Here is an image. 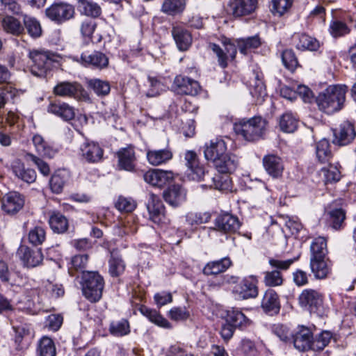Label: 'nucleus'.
<instances>
[{
  "label": "nucleus",
  "mask_w": 356,
  "mask_h": 356,
  "mask_svg": "<svg viewBox=\"0 0 356 356\" xmlns=\"http://www.w3.org/2000/svg\"><path fill=\"white\" fill-rule=\"evenodd\" d=\"M298 302L310 313L320 314L323 305V295L318 290L306 289L299 295Z\"/></svg>",
  "instance_id": "nucleus-8"
},
{
  "label": "nucleus",
  "mask_w": 356,
  "mask_h": 356,
  "mask_svg": "<svg viewBox=\"0 0 356 356\" xmlns=\"http://www.w3.org/2000/svg\"><path fill=\"white\" fill-rule=\"evenodd\" d=\"M136 207V204L132 199L124 197H120L115 203L116 209L122 212H131Z\"/></svg>",
  "instance_id": "nucleus-64"
},
{
  "label": "nucleus",
  "mask_w": 356,
  "mask_h": 356,
  "mask_svg": "<svg viewBox=\"0 0 356 356\" xmlns=\"http://www.w3.org/2000/svg\"><path fill=\"white\" fill-rule=\"evenodd\" d=\"M24 24L28 33L33 38H38L42 35V27L40 22L34 17L24 15Z\"/></svg>",
  "instance_id": "nucleus-54"
},
{
  "label": "nucleus",
  "mask_w": 356,
  "mask_h": 356,
  "mask_svg": "<svg viewBox=\"0 0 356 356\" xmlns=\"http://www.w3.org/2000/svg\"><path fill=\"white\" fill-rule=\"evenodd\" d=\"M109 273L112 277H119L125 270L126 265L121 257L111 254L108 261Z\"/></svg>",
  "instance_id": "nucleus-51"
},
{
  "label": "nucleus",
  "mask_w": 356,
  "mask_h": 356,
  "mask_svg": "<svg viewBox=\"0 0 356 356\" xmlns=\"http://www.w3.org/2000/svg\"><path fill=\"white\" fill-rule=\"evenodd\" d=\"M204 154L207 160L213 163L216 161L222 155L227 152V145L225 140L220 138H216L210 140L209 143L204 145Z\"/></svg>",
  "instance_id": "nucleus-22"
},
{
  "label": "nucleus",
  "mask_w": 356,
  "mask_h": 356,
  "mask_svg": "<svg viewBox=\"0 0 356 356\" xmlns=\"http://www.w3.org/2000/svg\"><path fill=\"white\" fill-rule=\"evenodd\" d=\"M222 44L225 49L215 43H211L209 47L216 54L219 65L222 68H225L228 65L229 58L234 59L235 58L237 49L235 44L229 39L225 38L222 40Z\"/></svg>",
  "instance_id": "nucleus-15"
},
{
  "label": "nucleus",
  "mask_w": 356,
  "mask_h": 356,
  "mask_svg": "<svg viewBox=\"0 0 356 356\" xmlns=\"http://www.w3.org/2000/svg\"><path fill=\"white\" fill-rule=\"evenodd\" d=\"M33 143L37 152L41 156L53 158L57 153V149L53 147L40 134H35L32 138Z\"/></svg>",
  "instance_id": "nucleus-41"
},
{
  "label": "nucleus",
  "mask_w": 356,
  "mask_h": 356,
  "mask_svg": "<svg viewBox=\"0 0 356 356\" xmlns=\"http://www.w3.org/2000/svg\"><path fill=\"white\" fill-rule=\"evenodd\" d=\"M239 160L236 155L225 153L213 163L216 169L221 174H231L238 168Z\"/></svg>",
  "instance_id": "nucleus-27"
},
{
  "label": "nucleus",
  "mask_w": 356,
  "mask_h": 356,
  "mask_svg": "<svg viewBox=\"0 0 356 356\" xmlns=\"http://www.w3.org/2000/svg\"><path fill=\"white\" fill-rule=\"evenodd\" d=\"M88 86L98 97L107 96L111 91V85L108 81L99 79H92L88 81Z\"/></svg>",
  "instance_id": "nucleus-48"
},
{
  "label": "nucleus",
  "mask_w": 356,
  "mask_h": 356,
  "mask_svg": "<svg viewBox=\"0 0 356 356\" xmlns=\"http://www.w3.org/2000/svg\"><path fill=\"white\" fill-rule=\"evenodd\" d=\"M313 334L307 327H299L298 330L292 334L291 339L294 347L300 351L310 350Z\"/></svg>",
  "instance_id": "nucleus-25"
},
{
  "label": "nucleus",
  "mask_w": 356,
  "mask_h": 356,
  "mask_svg": "<svg viewBox=\"0 0 356 356\" xmlns=\"http://www.w3.org/2000/svg\"><path fill=\"white\" fill-rule=\"evenodd\" d=\"M333 143L339 146H344L351 143L356 136L353 124L344 121L339 127L333 130Z\"/></svg>",
  "instance_id": "nucleus-18"
},
{
  "label": "nucleus",
  "mask_w": 356,
  "mask_h": 356,
  "mask_svg": "<svg viewBox=\"0 0 356 356\" xmlns=\"http://www.w3.org/2000/svg\"><path fill=\"white\" fill-rule=\"evenodd\" d=\"M53 93L63 98H73L78 101L89 100L87 91L77 81H59L54 87Z\"/></svg>",
  "instance_id": "nucleus-6"
},
{
  "label": "nucleus",
  "mask_w": 356,
  "mask_h": 356,
  "mask_svg": "<svg viewBox=\"0 0 356 356\" xmlns=\"http://www.w3.org/2000/svg\"><path fill=\"white\" fill-rule=\"evenodd\" d=\"M214 225L216 229L226 234L235 233L241 227L238 217L228 212L219 214L215 219Z\"/></svg>",
  "instance_id": "nucleus-19"
},
{
  "label": "nucleus",
  "mask_w": 356,
  "mask_h": 356,
  "mask_svg": "<svg viewBox=\"0 0 356 356\" xmlns=\"http://www.w3.org/2000/svg\"><path fill=\"white\" fill-rule=\"evenodd\" d=\"M172 88L179 95L195 96L197 95L202 88L199 82L186 76L177 75L175 76Z\"/></svg>",
  "instance_id": "nucleus-11"
},
{
  "label": "nucleus",
  "mask_w": 356,
  "mask_h": 356,
  "mask_svg": "<svg viewBox=\"0 0 356 356\" xmlns=\"http://www.w3.org/2000/svg\"><path fill=\"white\" fill-rule=\"evenodd\" d=\"M257 4L258 0H229L227 11L236 18L248 16L256 10Z\"/></svg>",
  "instance_id": "nucleus-14"
},
{
  "label": "nucleus",
  "mask_w": 356,
  "mask_h": 356,
  "mask_svg": "<svg viewBox=\"0 0 356 356\" xmlns=\"http://www.w3.org/2000/svg\"><path fill=\"white\" fill-rule=\"evenodd\" d=\"M77 10L81 15L97 18L102 15L100 6L92 0H77Z\"/></svg>",
  "instance_id": "nucleus-37"
},
{
  "label": "nucleus",
  "mask_w": 356,
  "mask_h": 356,
  "mask_svg": "<svg viewBox=\"0 0 356 356\" xmlns=\"http://www.w3.org/2000/svg\"><path fill=\"white\" fill-rule=\"evenodd\" d=\"M118 157V166L120 169L127 171H133L135 168L136 156L134 148L129 146L120 149L117 153Z\"/></svg>",
  "instance_id": "nucleus-33"
},
{
  "label": "nucleus",
  "mask_w": 356,
  "mask_h": 356,
  "mask_svg": "<svg viewBox=\"0 0 356 356\" xmlns=\"http://www.w3.org/2000/svg\"><path fill=\"white\" fill-rule=\"evenodd\" d=\"M29 242L34 246L42 245L46 240V230L41 225H36L29 231Z\"/></svg>",
  "instance_id": "nucleus-52"
},
{
  "label": "nucleus",
  "mask_w": 356,
  "mask_h": 356,
  "mask_svg": "<svg viewBox=\"0 0 356 356\" xmlns=\"http://www.w3.org/2000/svg\"><path fill=\"white\" fill-rule=\"evenodd\" d=\"M164 200L170 206L177 207L186 200V191L179 184L169 186L163 193Z\"/></svg>",
  "instance_id": "nucleus-23"
},
{
  "label": "nucleus",
  "mask_w": 356,
  "mask_h": 356,
  "mask_svg": "<svg viewBox=\"0 0 356 356\" xmlns=\"http://www.w3.org/2000/svg\"><path fill=\"white\" fill-rule=\"evenodd\" d=\"M36 353L38 356H56L54 341L48 337H42L38 341Z\"/></svg>",
  "instance_id": "nucleus-46"
},
{
  "label": "nucleus",
  "mask_w": 356,
  "mask_h": 356,
  "mask_svg": "<svg viewBox=\"0 0 356 356\" xmlns=\"http://www.w3.org/2000/svg\"><path fill=\"white\" fill-rule=\"evenodd\" d=\"M268 122L261 116H254L248 120L243 119L235 123L236 134L248 142H255L264 138L267 130Z\"/></svg>",
  "instance_id": "nucleus-2"
},
{
  "label": "nucleus",
  "mask_w": 356,
  "mask_h": 356,
  "mask_svg": "<svg viewBox=\"0 0 356 356\" xmlns=\"http://www.w3.org/2000/svg\"><path fill=\"white\" fill-rule=\"evenodd\" d=\"M84 296L91 302H98L102 296L104 280L97 271H87L82 275Z\"/></svg>",
  "instance_id": "nucleus-4"
},
{
  "label": "nucleus",
  "mask_w": 356,
  "mask_h": 356,
  "mask_svg": "<svg viewBox=\"0 0 356 356\" xmlns=\"http://www.w3.org/2000/svg\"><path fill=\"white\" fill-rule=\"evenodd\" d=\"M261 307L270 316L277 314L280 310V301L278 294L273 289H268L263 296Z\"/></svg>",
  "instance_id": "nucleus-26"
},
{
  "label": "nucleus",
  "mask_w": 356,
  "mask_h": 356,
  "mask_svg": "<svg viewBox=\"0 0 356 356\" xmlns=\"http://www.w3.org/2000/svg\"><path fill=\"white\" fill-rule=\"evenodd\" d=\"M262 162L265 170L273 178L282 176L284 165L280 157L275 154H268L264 156Z\"/></svg>",
  "instance_id": "nucleus-29"
},
{
  "label": "nucleus",
  "mask_w": 356,
  "mask_h": 356,
  "mask_svg": "<svg viewBox=\"0 0 356 356\" xmlns=\"http://www.w3.org/2000/svg\"><path fill=\"white\" fill-rule=\"evenodd\" d=\"M109 332L115 337H123L128 334L130 332L129 321L126 319H121L118 321L111 322Z\"/></svg>",
  "instance_id": "nucleus-58"
},
{
  "label": "nucleus",
  "mask_w": 356,
  "mask_h": 356,
  "mask_svg": "<svg viewBox=\"0 0 356 356\" xmlns=\"http://www.w3.org/2000/svg\"><path fill=\"white\" fill-rule=\"evenodd\" d=\"M232 261L229 257H225L218 260L208 262L202 270L205 275H216L226 271L231 266Z\"/></svg>",
  "instance_id": "nucleus-36"
},
{
  "label": "nucleus",
  "mask_w": 356,
  "mask_h": 356,
  "mask_svg": "<svg viewBox=\"0 0 356 356\" xmlns=\"http://www.w3.org/2000/svg\"><path fill=\"white\" fill-rule=\"evenodd\" d=\"M261 44V40L259 35L242 39L238 42V49L243 54H246L249 50L258 48Z\"/></svg>",
  "instance_id": "nucleus-57"
},
{
  "label": "nucleus",
  "mask_w": 356,
  "mask_h": 356,
  "mask_svg": "<svg viewBox=\"0 0 356 356\" xmlns=\"http://www.w3.org/2000/svg\"><path fill=\"white\" fill-rule=\"evenodd\" d=\"M1 204L4 213L9 216H15L23 209L25 197L19 192L10 191L2 197Z\"/></svg>",
  "instance_id": "nucleus-12"
},
{
  "label": "nucleus",
  "mask_w": 356,
  "mask_h": 356,
  "mask_svg": "<svg viewBox=\"0 0 356 356\" xmlns=\"http://www.w3.org/2000/svg\"><path fill=\"white\" fill-rule=\"evenodd\" d=\"M140 312L147 317L154 324L165 329H172L171 323L164 318L159 312L142 305L139 309Z\"/></svg>",
  "instance_id": "nucleus-40"
},
{
  "label": "nucleus",
  "mask_w": 356,
  "mask_h": 356,
  "mask_svg": "<svg viewBox=\"0 0 356 356\" xmlns=\"http://www.w3.org/2000/svg\"><path fill=\"white\" fill-rule=\"evenodd\" d=\"M185 8V0H165L161 10L168 15H176L181 13Z\"/></svg>",
  "instance_id": "nucleus-50"
},
{
  "label": "nucleus",
  "mask_w": 356,
  "mask_h": 356,
  "mask_svg": "<svg viewBox=\"0 0 356 356\" xmlns=\"http://www.w3.org/2000/svg\"><path fill=\"white\" fill-rule=\"evenodd\" d=\"M78 61L86 67L102 70L108 67V57L99 51H94L91 54L82 53Z\"/></svg>",
  "instance_id": "nucleus-17"
},
{
  "label": "nucleus",
  "mask_w": 356,
  "mask_h": 356,
  "mask_svg": "<svg viewBox=\"0 0 356 356\" xmlns=\"http://www.w3.org/2000/svg\"><path fill=\"white\" fill-rule=\"evenodd\" d=\"M146 156L149 164L157 166L170 161L173 154L170 148L166 147L161 149H148Z\"/></svg>",
  "instance_id": "nucleus-34"
},
{
  "label": "nucleus",
  "mask_w": 356,
  "mask_h": 356,
  "mask_svg": "<svg viewBox=\"0 0 356 356\" xmlns=\"http://www.w3.org/2000/svg\"><path fill=\"white\" fill-rule=\"evenodd\" d=\"M282 60L286 68L293 71L298 65V59L292 49H285L282 53Z\"/></svg>",
  "instance_id": "nucleus-61"
},
{
  "label": "nucleus",
  "mask_w": 356,
  "mask_h": 356,
  "mask_svg": "<svg viewBox=\"0 0 356 356\" xmlns=\"http://www.w3.org/2000/svg\"><path fill=\"white\" fill-rule=\"evenodd\" d=\"M18 254L24 266L28 268L35 267L43 260V254L40 249L33 250L27 246H22L18 250Z\"/></svg>",
  "instance_id": "nucleus-28"
},
{
  "label": "nucleus",
  "mask_w": 356,
  "mask_h": 356,
  "mask_svg": "<svg viewBox=\"0 0 356 356\" xmlns=\"http://www.w3.org/2000/svg\"><path fill=\"white\" fill-rule=\"evenodd\" d=\"M316 154L318 161L321 163H330L332 158V153L330 150V144L327 140H321L316 144Z\"/></svg>",
  "instance_id": "nucleus-47"
},
{
  "label": "nucleus",
  "mask_w": 356,
  "mask_h": 356,
  "mask_svg": "<svg viewBox=\"0 0 356 356\" xmlns=\"http://www.w3.org/2000/svg\"><path fill=\"white\" fill-rule=\"evenodd\" d=\"M67 181L66 175L64 172L56 171L51 177L49 186L51 191L54 193H60Z\"/></svg>",
  "instance_id": "nucleus-56"
},
{
  "label": "nucleus",
  "mask_w": 356,
  "mask_h": 356,
  "mask_svg": "<svg viewBox=\"0 0 356 356\" xmlns=\"http://www.w3.org/2000/svg\"><path fill=\"white\" fill-rule=\"evenodd\" d=\"M13 174L20 180L31 184L35 182L37 175L33 169L26 168L19 159L15 160L11 165Z\"/></svg>",
  "instance_id": "nucleus-32"
},
{
  "label": "nucleus",
  "mask_w": 356,
  "mask_h": 356,
  "mask_svg": "<svg viewBox=\"0 0 356 356\" xmlns=\"http://www.w3.org/2000/svg\"><path fill=\"white\" fill-rule=\"evenodd\" d=\"M47 111L65 121H70L74 118L75 112L74 107L68 104L61 102H52L47 107Z\"/></svg>",
  "instance_id": "nucleus-30"
},
{
  "label": "nucleus",
  "mask_w": 356,
  "mask_h": 356,
  "mask_svg": "<svg viewBox=\"0 0 356 356\" xmlns=\"http://www.w3.org/2000/svg\"><path fill=\"white\" fill-rule=\"evenodd\" d=\"M292 41L295 47L301 51H316L320 47V43L316 38L305 33H294Z\"/></svg>",
  "instance_id": "nucleus-31"
},
{
  "label": "nucleus",
  "mask_w": 356,
  "mask_h": 356,
  "mask_svg": "<svg viewBox=\"0 0 356 356\" xmlns=\"http://www.w3.org/2000/svg\"><path fill=\"white\" fill-rule=\"evenodd\" d=\"M49 224L54 233H65L69 227L67 218L60 212L54 211L49 216Z\"/></svg>",
  "instance_id": "nucleus-43"
},
{
  "label": "nucleus",
  "mask_w": 356,
  "mask_h": 356,
  "mask_svg": "<svg viewBox=\"0 0 356 356\" xmlns=\"http://www.w3.org/2000/svg\"><path fill=\"white\" fill-rule=\"evenodd\" d=\"M233 293L243 300L256 298L259 293L257 280L253 275L243 278L234 286Z\"/></svg>",
  "instance_id": "nucleus-13"
},
{
  "label": "nucleus",
  "mask_w": 356,
  "mask_h": 356,
  "mask_svg": "<svg viewBox=\"0 0 356 356\" xmlns=\"http://www.w3.org/2000/svg\"><path fill=\"white\" fill-rule=\"evenodd\" d=\"M147 208L149 215V219L157 225L165 222V207L160 197L153 193H150Z\"/></svg>",
  "instance_id": "nucleus-20"
},
{
  "label": "nucleus",
  "mask_w": 356,
  "mask_h": 356,
  "mask_svg": "<svg viewBox=\"0 0 356 356\" xmlns=\"http://www.w3.org/2000/svg\"><path fill=\"white\" fill-rule=\"evenodd\" d=\"M348 87L346 85L330 86L316 99L320 110L332 114L341 110L346 100Z\"/></svg>",
  "instance_id": "nucleus-1"
},
{
  "label": "nucleus",
  "mask_w": 356,
  "mask_h": 356,
  "mask_svg": "<svg viewBox=\"0 0 356 356\" xmlns=\"http://www.w3.org/2000/svg\"><path fill=\"white\" fill-rule=\"evenodd\" d=\"M280 127L284 132L293 133L298 127V120L291 113H285L280 119Z\"/></svg>",
  "instance_id": "nucleus-53"
},
{
  "label": "nucleus",
  "mask_w": 356,
  "mask_h": 356,
  "mask_svg": "<svg viewBox=\"0 0 356 356\" xmlns=\"http://www.w3.org/2000/svg\"><path fill=\"white\" fill-rule=\"evenodd\" d=\"M343 202L341 199L334 201L327 211V224L336 231L343 229L346 225V211L342 208Z\"/></svg>",
  "instance_id": "nucleus-10"
},
{
  "label": "nucleus",
  "mask_w": 356,
  "mask_h": 356,
  "mask_svg": "<svg viewBox=\"0 0 356 356\" xmlns=\"http://www.w3.org/2000/svg\"><path fill=\"white\" fill-rule=\"evenodd\" d=\"M103 154V149L94 141L86 139L79 146V155L88 163H94L100 161Z\"/></svg>",
  "instance_id": "nucleus-16"
},
{
  "label": "nucleus",
  "mask_w": 356,
  "mask_h": 356,
  "mask_svg": "<svg viewBox=\"0 0 356 356\" xmlns=\"http://www.w3.org/2000/svg\"><path fill=\"white\" fill-rule=\"evenodd\" d=\"M271 2L272 12L282 16L291 8L293 0H271Z\"/></svg>",
  "instance_id": "nucleus-63"
},
{
  "label": "nucleus",
  "mask_w": 356,
  "mask_h": 356,
  "mask_svg": "<svg viewBox=\"0 0 356 356\" xmlns=\"http://www.w3.org/2000/svg\"><path fill=\"white\" fill-rule=\"evenodd\" d=\"M209 212H189L186 216V220L190 225H198L208 222L211 219Z\"/></svg>",
  "instance_id": "nucleus-59"
},
{
  "label": "nucleus",
  "mask_w": 356,
  "mask_h": 356,
  "mask_svg": "<svg viewBox=\"0 0 356 356\" xmlns=\"http://www.w3.org/2000/svg\"><path fill=\"white\" fill-rule=\"evenodd\" d=\"M327 239L323 236L315 238L310 245V258H327Z\"/></svg>",
  "instance_id": "nucleus-42"
},
{
  "label": "nucleus",
  "mask_w": 356,
  "mask_h": 356,
  "mask_svg": "<svg viewBox=\"0 0 356 356\" xmlns=\"http://www.w3.org/2000/svg\"><path fill=\"white\" fill-rule=\"evenodd\" d=\"M45 15L51 22L61 24L74 17V6L66 2H55L45 9Z\"/></svg>",
  "instance_id": "nucleus-7"
},
{
  "label": "nucleus",
  "mask_w": 356,
  "mask_h": 356,
  "mask_svg": "<svg viewBox=\"0 0 356 356\" xmlns=\"http://www.w3.org/2000/svg\"><path fill=\"white\" fill-rule=\"evenodd\" d=\"M297 259L280 260L270 258L268 261L270 266L273 268L264 273V283L270 287L280 286L283 284L284 277L282 271L287 270Z\"/></svg>",
  "instance_id": "nucleus-5"
},
{
  "label": "nucleus",
  "mask_w": 356,
  "mask_h": 356,
  "mask_svg": "<svg viewBox=\"0 0 356 356\" xmlns=\"http://www.w3.org/2000/svg\"><path fill=\"white\" fill-rule=\"evenodd\" d=\"M332 266V262L329 257L309 259V267L316 279L327 277L331 273Z\"/></svg>",
  "instance_id": "nucleus-24"
},
{
  "label": "nucleus",
  "mask_w": 356,
  "mask_h": 356,
  "mask_svg": "<svg viewBox=\"0 0 356 356\" xmlns=\"http://www.w3.org/2000/svg\"><path fill=\"white\" fill-rule=\"evenodd\" d=\"M350 32V29L342 21L333 19L330 23L329 33L333 38L343 37L349 34Z\"/></svg>",
  "instance_id": "nucleus-55"
},
{
  "label": "nucleus",
  "mask_w": 356,
  "mask_h": 356,
  "mask_svg": "<svg viewBox=\"0 0 356 356\" xmlns=\"http://www.w3.org/2000/svg\"><path fill=\"white\" fill-rule=\"evenodd\" d=\"M204 186L221 191H225L231 189L232 181L227 174L220 173L216 174L214 176L211 174L210 177H208V179H207V183H205Z\"/></svg>",
  "instance_id": "nucleus-38"
},
{
  "label": "nucleus",
  "mask_w": 356,
  "mask_h": 356,
  "mask_svg": "<svg viewBox=\"0 0 356 356\" xmlns=\"http://www.w3.org/2000/svg\"><path fill=\"white\" fill-rule=\"evenodd\" d=\"M185 160L188 167L186 170L188 178L191 180L204 181L207 183V179L210 177L211 173L200 163L196 153L193 151H187L185 154Z\"/></svg>",
  "instance_id": "nucleus-9"
},
{
  "label": "nucleus",
  "mask_w": 356,
  "mask_h": 356,
  "mask_svg": "<svg viewBox=\"0 0 356 356\" xmlns=\"http://www.w3.org/2000/svg\"><path fill=\"white\" fill-rule=\"evenodd\" d=\"M33 282L31 284V282H28L24 285L23 296L25 300L29 303L27 309L31 312L35 313L36 309L33 308L31 305L34 307L35 301L36 300H39V289L36 284L34 282Z\"/></svg>",
  "instance_id": "nucleus-45"
},
{
  "label": "nucleus",
  "mask_w": 356,
  "mask_h": 356,
  "mask_svg": "<svg viewBox=\"0 0 356 356\" xmlns=\"http://www.w3.org/2000/svg\"><path fill=\"white\" fill-rule=\"evenodd\" d=\"M249 85L251 95L257 97L258 101H263L267 95L264 81H249Z\"/></svg>",
  "instance_id": "nucleus-60"
},
{
  "label": "nucleus",
  "mask_w": 356,
  "mask_h": 356,
  "mask_svg": "<svg viewBox=\"0 0 356 356\" xmlns=\"http://www.w3.org/2000/svg\"><path fill=\"white\" fill-rule=\"evenodd\" d=\"M171 32L180 51H186L190 47L192 44V36L188 30L180 26H175Z\"/></svg>",
  "instance_id": "nucleus-35"
},
{
  "label": "nucleus",
  "mask_w": 356,
  "mask_h": 356,
  "mask_svg": "<svg viewBox=\"0 0 356 356\" xmlns=\"http://www.w3.org/2000/svg\"><path fill=\"white\" fill-rule=\"evenodd\" d=\"M29 58L32 61L31 65V73L42 77L58 64L60 56L51 51L44 49L29 50Z\"/></svg>",
  "instance_id": "nucleus-3"
},
{
  "label": "nucleus",
  "mask_w": 356,
  "mask_h": 356,
  "mask_svg": "<svg viewBox=\"0 0 356 356\" xmlns=\"http://www.w3.org/2000/svg\"><path fill=\"white\" fill-rule=\"evenodd\" d=\"M88 262V255L77 254L71 258L70 263L68 266V272L71 276H76V273H86L85 270Z\"/></svg>",
  "instance_id": "nucleus-44"
},
{
  "label": "nucleus",
  "mask_w": 356,
  "mask_h": 356,
  "mask_svg": "<svg viewBox=\"0 0 356 356\" xmlns=\"http://www.w3.org/2000/svg\"><path fill=\"white\" fill-rule=\"evenodd\" d=\"M143 178L147 184L162 188L174 179V174L172 171L151 169L144 174Z\"/></svg>",
  "instance_id": "nucleus-21"
},
{
  "label": "nucleus",
  "mask_w": 356,
  "mask_h": 356,
  "mask_svg": "<svg viewBox=\"0 0 356 356\" xmlns=\"http://www.w3.org/2000/svg\"><path fill=\"white\" fill-rule=\"evenodd\" d=\"M322 172L324 174L325 182L335 183L341 179V172L336 165L330 164L327 168H323Z\"/></svg>",
  "instance_id": "nucleus-62"
},
{
  "label": "nucleus",
  "mask_w": 356,
  "mask_h": 356,
  "mask_svg": "<svg viewBox=\"0 0 356 356\" xmlns=\"http://www.w3.org/2000/svg\"><path fill=\"white\" fill-rule=\"evenodd\" d=\"M1 24L4 31L13 35H18L24 31V26L20 22L12 16L4 17Z\"/></svg>",
  "instance_id": "nucleus-49"
},
{
  "label": "nucleus",
  "mask_w": 356,
  "mask_h": 356,
  "mask_svg": "<svg viewBox=\"0 0 356 356\" xmlns=\"http://www.w3.org/2000/svg\"><path fill=\"white\" fill-rule=\"evenodd\" d=\"M226 322L241 330L246 328L251 323L250 319L241 311L234 308L227 312Z\"/></svg>",
  "instance_id": "nucleus-39"
}]
</instances>
